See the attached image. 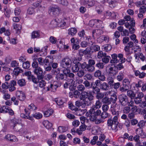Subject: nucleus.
<instances>
[{
    "label": "nucleus",
    "instance_id": "nucleus-21",
    "mask_svg": "<svg viewBox=\"0 0 146 146\" xmlns=\"http://www.w3.org/2000/svg\"><path fill=\"white\" fill-rule=\"evenodd\" d=\"M13 128L16 131H19L22 133H24V132H23L22 125L19 124L15 125Z\"/></svg>",
    "mask_w": 146,
    "mask_h": 146
},
{
    "label": "nucleus",
    "instance_id": "nucleus-28",
    "mask_svg": "<svg viewBox=\"0 0 146 146\" xmlns=\"http://www.w3.org/2000/svg\"><path fill=\"white\" fill-rule=\"evenodd\" d=\"M95 66L99 70L102 69L104 67V63L101 62V60H96Z\"/></svg>",
    "mask_w": 146,
    "mask_h": 146
},
{
    "label": "nucleus",
    "instance_id": "nucleus-23",
    "mask_svg": "<svg viewBox=\"0 0 146 146\" xmlns=\"http://www.w3.org/2000/svg\"><path fill=\"white\" fill-rule=\"evenodd\" d=\"M90 46L91 49L92 51H93V53L94 52H96L99 51L100 49V46L97 45H96L94 42H92V44H91Z\"/></svg>",
    "mask_w": 146,
    "mask_h": 146
},
{
    "label": "nucleus",
    "instance_id": "nucleus-34",
    "mask_svg": "<svg viewBox=\"0 0 146 146\" xmlns=\"http://www.w3.org/2000/svg\"><path fill=\"white\" fill-rule=\"evenodd\" d=\"M85 125H81L79 129H76L77 133L79 135H80L82 134L83 131H85L86 129V127Z\"/></svg>",
    "mask_w": 146,
    "mask_h": 146
},
{
    "label": "nucleus",
    "instance_id": "nucleus-12",
    "mask_svg": "<svg viewBox=\"0 0 146 146\" xmlns=\"http://www.w3.org/2000/svg\"><path fill=\"white\" fill-rule=\"evenodd\" d=\"M62 73H60L58 74L55 76L56 79L58 80H66L65 78V75L64 74L65 73V69H64L62 70Z\"/></svg>",
    "mask_w": 146,
    "mask_h": 146
},
{
    "label": "nucleus",
    "instance_id": "nucleus-44",
    "mask_svg": "<svg viewBox=\"0 0 146 146\" xmlns=\"http://www.w3.org/2000/svg\"><path fill=\"white\" fill-rule=\"evenodd\" d=\"M57 2L62 5L66 6L69 4L68 2L66 0H57Z\"/></svg>",
    "mask_w": 146,
    "mask_h": 146
},
{
    "label": "nucleus",
    "instance_id": "nucleus-8",
    "mask_svg": "<svg viewBox=\"0 0 146 146\" xmlns=\"http://www.w3.org/2000/svg\"><path fill=\"white\" fill-rule=\"evenodd\" d=\"M65 78L66 80L72 82L73 80L74 79L75 76L74 74L72 72H70V70L69 68H65Z\"/></svg>",
    "mask_w": 146,
    "mask_h": 146
},
{
    "label": "nucleus",
    "instance_id": "nucleus-3",
    "mask_svg": "<svg viewBox=\"0 0 146 146\" xmlns=\"http://www.w3.org/2000/svg\"><path fill=\"white\" fill-rule=\"evenodd\" d=\"M118 124L117 118L116 117H114L113 119H108L107 121V125L108 127H110L112 130H114L115 132L118 130Z\"/></svg>",
    "mask_w": 146,
    "mask_h": 146
},
{
    "label": "nucleus",
    "instance_id": "nucleus-13",
    "mask_svg": "<svg viewBox=\"0 0 146 146\" xmlns=\"http://www.w3.org/2000/svg\"><path fill=\"white\" fill-rule=\"evenodd\" d=\"M139 13L137 15L139 18L142 19L143 17V14L145 13L146 11V7L142 5L140 7L139 9Z\"/></svg>",
    "mask_w": 146,
    "mask_h": 146
},
{
    "label": "nucleus",
    "instance_id": "nucleus-49",
    "mask_svg": "<svg viewBox=\"0 0 146 146\" xmlns=\"http://www.w3.org/2000/svg\"><path fill=\"white\" fill-rule=\"evenodd\" d=\"M58 130L60 133H63L68 130V128L65 127L60 126L58 127Z\"/></svg>",
    "mask_w": 146,
    "mask_h": 146
},
{
    "label": "nucleus",
    "instance_id": "nucleus-5",
    "mask_svg": "<svg viewBox=\"0 0 146 146\" xmlns=\"http://www.w3.org/2000/svg\"><path fill=\"white\" fill-rule=\"evenodd\" d=\"M82 59L81 58H78V59L77 58L74 60L72 66V70L73 72H77L79 70L80 68L82 69L83 63H82L80 62V60H81Z\"/></svg>",
    "mask_w": 146,
    "mask_h": 146
},
{
    "label": "nucleus",
    "instance_id": "nucleus-47",
    "mask_svg": "<svg viewBox=\"0 0 146 146\" xmlns=\"http://www.w3.org/2000/svg\"><path fill=\"white\" fill-rule=\"evenodd\" d=\"M83 52L85 55L87 54L90 55L93 53V51L92 50V51L90 47L89 48H86L85 50H83Z\"/></svg>",
    "mask_w": 146,
    "mask_h": 146
},
{
    "label": "nucleus",
    "instance_id": "nucleus-63",
    "mask_svg": "<svg viewBox=\"0 0 146 146\" xmlns=\"http://www.w3.org/2000/svg\"><path fill=\"white\" fill-rule=\"evenodd\" d=\"M96 97L98 100L101 99H103L104 97V95L103 93H100V92L96 94Z\"/></svg>",
    "mask_w": 146,
    "mask_h": 146
},
{
    "label": "nucleus",
    "instance_id": "nucleus-4",
    "mask_svg": "<svg viewBox=\"0 0 146 146\" xmlns=\"http://www.w3.org/2000/svg\"><path fill=\"white\" fill-rule=\"evenodd\" d=\"M112 59L110 62L111 63H116L119 62V61L122 63H124L126 61V59L123 58V55L122 54H119L117 55L115 54L111 55Z\"/></svg>",
    "mask_w": 146,
    "mask_h": 146
},
{
    "label": "nucleus",
    "instance_id": "nucleus-33",
    "mask_svg": "<svg viewBox=\"0 0 146 146\" xmlns=\"http://www.w3.org/2000/svg\"><path fill=\"white\" fill-rule=\"evenodd\" d=\"M48 46H46L43 48L40 52V56H45L47 54V50Z\"/></svg>",
    "mask_w": 146,
    "mask_h": 146
},
{
    "label": "nucleus",
    "instance_id": "nucleus-11",
    "mask_svg": "<svg viewBox=\"0 0 146 146\" xmlns=\"http://www.w3.org/2000/svg\"><path fill=\"white\" fill-rule=\"evenodd\" d=\"M82 69L84 70L85 71H87L89 72H92L94 71L95 67L94 66L90 65L87 64L86 62L83 63L82 66Z\"/></svg>",
    "mask_w": 146,
    "mask_h": 146
},
{
    "label": "nucleus",
    "instance_id": "nucleus-22",
    "mask_svg": "<svg viewBox=\"0 0 146 146\" xmlns=\"http://www.w3.org/2000/svg\"><path fill=\"white\" fill-rule=\"evenodd\" d=\"M110 100L112 103L115 104L117 101V98L116 95V93L115 92L111 94H110Z\"/></svg>",
    "mask_w": 146,
    "mask_h": 146
},
{
    "label": "nucleus",
    "instance_id": "nucleus-57",
    "mask_svg": "<svg viewBox=\"0 0 146 146\" xmlns=\"http://www.w3.org/2000/svg\"><path fill=\"white\" fill-rule=\"evenodd\" d=\"M8 109V106H4L1 107L0 108V113H7V111L6 109Z\"/></svg>",
    "mask_w": 146,
    "mask_h": 146
},
{
    "label": "nucleus",
    "instance_id": "nucleus-61",
    "mask_svg": "<svg viewBox=\"0 0 146 146\" xmlns=\"http://www.w3.org/2000/svg\"><path fill=\"white\" fill-rule=\"evenodd\" d=\"M60 70L59 68L53 69L51 70V72L52 74L55 75L56 76L58 74L60 73Z\"/></svg>",
    "mask_w": 146,
    "mask_h": 146
},
{
    "label": "nucleus",
    "instance_id": "nucleus-37",
    "mask_svg": "<svg viewBox=\"0 0 146 146\" xmlns=\"http://www.w3.org/2000/svg\"><path fill=\"white\" fill-rule=\"evenodd\" d=\"M43 124L48 129L50 128L52 126V124L48 120L44 121L43 122Z\"/></svg>",
    "mask_w": 146,
    "mask_h": 146
},
{
    "label": "nucleus",
    "instance_id": "nucleus-43",
    "mask_svg": "<svg viewBox=\"0 0 146 146\" xmlns=\"http://www.w3.org/2000/svg\"><path fill=\"white\" fill-rule=\"evenodd\" d=\"M84 70L81 69L78 71L77 72L76 75L80 78H81L83 77L85 74Z\"/></svg>",
    "mask_w": 146,
    "mask_h": 146
},
{
    "label": "nucleus",
    "instance_id": "nucleus-19",
    "mask_svg": "<svg viewBox=\"0 0 146 146\" xmlns=\"http://www.w3.org/2000/svg\"><path fill=\"white\" fill-rule=\"evenodd\" d=\"M17 96L18 99L20 101H23L25 98V96L22 92H19L17 93Z\"/></svg>",
    "mask_w": 146,
    "mask_h": 146
},
{
    "label": "nucleus",
    "instance_id": "nucleus-51",
    "mask_svg": "<svg viewBox=\"0 0 146 146\" xmlns=\"http://www.w3.org/2000/svg\"><path fill=\"white\" fill-rule=\"evenodd\" d=\"M4 11L6 17H9L10 16L11 10L9 9H8L7 7H5L4 9Z\"/></svg>",
    "mask_w": 146,
    "mask_h": 146
},
{
    "label": "nucleus",
    "instance_id": "nucleus-35",
    "mask_svg": "<svg viewBox=\"0 0 146 146\" xmlns=\"http://www.w3.org/2000/svg\"><path fill=\"white\" fill-rule=\"evenodd\" d=\"M54 112V111L52 109H49L44 112V116L48 117L51 115Z\"/></svg>",
    "mask_w": 146,
    "mask_h": 146
},
{
    "label": "nucleus",
    "instance_id": "nucleus-9",
    "mask_svg": "<svg viewBox=\"0 0 146 146\" xmlns=\"http://www.w3.org/2000/svg\"><path fill=\"white\" fill-rule=\"evenodd\" d=\"M91 40L92 38L90 36H87V38H84L81 43V46L83 48H85L92 44V41Z\"/></svg>",
    "mask_w": 146,
    "mask_h": 146
},
{
    "label": "nucleus",
    "instance_id": "nucleus-24",
    "mask_svg": "<svg viewBox=\"0 0 146 146\" xmlns=\"http://www.w3.org/2000/svg\"><path fill=\"white\" fill-rule=\"evenodd\" d=\"M84 85L85 88H86L88 89H90L93 86L92 82H90L88 80H86L83 83Z\"/></svg>",
    "mask_w": 146,
    "mask_h": 146
},
{
    "label": "nucleus",
    "instance_id": "nucleus-54",
    "mask_svg": "<svg viewBox=\"0 0 146 146\" xmlns=\"http://www.w3.org/2000/svg\"><path fill=\"white\" fill-rule=\"evenodd\" d=\"M101 80H96L95 82H92L93 86L96 87H99L100 86L102 82H101Z\"/></svg>",
    "mask_w": 146,
    "mask_h": 146
},
{
    "label": "nucleus",
    "instance_id": "nucleus-30",
    "mask_svg": "<svg viewBox=\"0 0 146 146\" xmlns=\"http://www.w3.org/2000/svg\"><path fill=\"white\" fill-rule=\"evenodd\" d=\"M85 103L84 101L80 102V101H77L75 102V105L78 107L81 106L82 108H85L86 106H88L86 104H85V105H84Z\"/></svg>",
    "mask_w": 146,
    "mask_h": 146
},
{
    "label": "nucleus",
    "instance_id": "nucleus-6",
    "mask_svg": "<svg viewBox=\"0 0 146 146\" xmlns=\"http://www.w3.org/2000/svg\"><path fill=\"white\" fill-rule=\"evenodd\" d=\"M118 98L119 103L122 106H126L128 104V97L124 94H121L119 95Z\"/></svg>",
    "mask_w": 146,
    "mask_h": 146
},
{
    "label": "nucleus",
    "instance_id": "nucleus-56",
    "mask_svg": "<svg viewBox=\"0 0 146 146\" xmlns=\"http://www.w3.org/2000/svg\"><path fill=\"white\" fill-rule=\"evenodd\" d=\"M32 116L36 119H40L42 117V115L40 113L37 112L32 114Z\"/></svg>",
    "mask_w": 146,
    "mask_h": 146
},
{
    "label": "nucleus",
    "instance_id": "nucleus-27",
    "mask_svg": "<svg viewBox=\"0 0 146 146\" xmlns=\"http://www.w3.org/2000/svg\"><path fill=\"white\" fill-rule=\"evenodd\" d=\"M98 40H100L99 42L100 43L104 41L105 42H108L109 41V37L107 36L102 35L100 36L98 38Z\"/></svg>",
    "mask_w": 146,
    "mask_h": 146
},
{
    "label": "nucleus",
    "instance_id": "nucleus-55",
    "mask_svg": "<svg viewBox=\"0 0 146 146\" xmlns=\"http://www.w3.org/2000/svg\"><path fill=\"white\" fill-rule=\"evenodd\" d=\"M29 80H31L32 82L36 84H37L39 82V79L35 78L33 75L29 77Z\"/></svg>",
    "mask_w": 146,
    "mask_h": 146
},
{
    "label": "nucleus",
    "instance_id": "nucleus-40",
    "mask_svg": "<svg viewBox=\"0 0 146 146\" xmlns=\"http://www.w3.org/2000/svg\"><path fill=\"white\" fill-rule=\"evenodd\" d=\"M17 83L20 87L24 86L26 84L25 80L23 79L17 80Z\"/></svg>",
    "mask_w": 146,
    "mask_h": 146
},
{
    "label": "nucleus",
    "instance_id": "nucleus-32",
    "mask_svg": "<svg viewBox=\"0 0 146 146\" xmlns=\"http://www.w3.org/2000/svg\"><path fill=\"white\" fill-rule=\"evenodd\" d=\"M127 95L131 99H133L135 97L136 94L131 90H128L127 92Z\"/></svg>",
    "mask_w": 146,
    "mask_h": 146
},
{
    "label": "nucleus",
    "instance_id": "nucleus-36",
    "mask_svg": "<svg viewBox=\"0 0 146 146\" xmlns=\"http://www.w3.org/2000/svg\"><path fill=\"white\" fill-rule=\"evenodd\" d=\"M102 102L103 104L108 105L111 104V102H112L110 98L106 96L102 99Z\"/></svg>",
    "mask_w": 146,
    "mask_h": 146
},
{
    "label": "nucleus",
    "instance_id": "nucleus-14",
    "mask_svg": "<svg viewBox=\"0 0 146 146\" xmlns=\"http://www.w3.org/2000/svg\"><path fill=\"white\" fill-rule=\"evenodd\" d=\"M118 71L116 66L114 65H112L109 68L108 75L111 76H113L116 74Z\"/></svg>",
    "mask_w": 146,
    "mask_h": 146
},
{
    "label": "nucleus",
    "instance_id": "nucleus-60",
    "mask_svg": "<svg viewBox=\"0 0 146 146\" xmlns=\"http://www.w3.org/2000/svg\"><path fill=\"white\" fill-rule=\"evenodd\" d=\"M30 66V64L28 61H27L24 62L23 64V67L25 69H29Z\"/></svg>",
    "mask_w": 146,
    "mask_h": 146
},
{
    "label": "nucleus",
    "instance_id": "nucleus-15",
    "mask_svg": "<svg viewBox=\"0 0 146 146\" xmlns=\"http://www.w3.org/2000/svg\"><path fill=\"white\" fill-rule=\"evenodd\" d=\"M50 85H48L47 87V90L48 91L50 90L51 91H52L55 92L56 91L57 88L61 86L60 84H57L54 85H53L52 84L50 83H49Z\"/></svg>",
    "mask_w": 146,
    "mask_h": 146
},
{
    "label": "nucleus",
    "instance_id": "nucleus-20",
    "mask_svg": "<svg viewBox=\"0 0 146 146\" xmlns=\"http://www.w3.org/2000/svg\"><path fill=\"white\" fill-rule=\"evenodd\" d=\"M84 5H88L89 7L93 6L95 4V1L94 0H84L83 2Z\"/></svg>",
    "mask_w": 146,
    "mask_h": 146
},
{
    "label": "nucleus",
    "instance_id": "nucleus-26",
    "mask_svg": "<svg viewBox=\"0 0 146 146\" xmlns=\"http://www.w3.org/2000/svg\"><path fill=\"white\" fill-rule=\"evenodd\" d=\"M40 34L39 31H34L31 33V38H40Z\"/></svg>",
    "mask_w": 146,
    "mask_h": 146
},
{
    "label": "nucleus",
    "instance_id": "nucleus-10",
    "mask_svg": "<svg viewBox=\"0 0 146 146\" xmlns=\"http://www.w3.org/2000/svg\"><path fill=\"white\" fill-rule=\"evenodd\" d=\"M33 72L34 74L37 76L38 79H42L44 77V75L43 74V71L41 68L39 67L34 69L33 70Z\"/></svg>",
    "mask_w": 146,
    "mask_h": 146
},
{
    "label": "nucleus",
    "instance_id": "nucleus-52",
    "mask_svg": "<svg viewBox=\"0 0 146 146\" xmlns=\"http://www.w3.org/2000/svg\"><path fill=\"white\" fill-rule=\"evenodd\" d=\"M14 29L16 30V33H20L21 29V27L20 25L16 24L14 25Z\"/></svg>",
    "mask_w": 146,
    "mask_h": 146
},
{
    "label": "nucleus",
    "instance_id": "nucleus-62",
    "mask_svg": "<svg viewBox=\"0 0 146 146\" xmlns=\"http://www.w3.org/2000/svg\"><path fill=\"white\" fill-rule=\"evenodd\" d=\"M128 89L126 87H125V86H123V85H122V87H121L120 86V88H119V90L121 92H125L126 91L127 92Z\"/></svg>",
    "mask_w": 146,
    "mask_h": 146
},
{
    "label": "nucleus",
    "instance_id": "nucleus-48",
    "mask_svg": "<svg viewBox=\"0 0 146 146\" xmlns=\"http://www.w3.org/2000/svg\"><path fill=\"white\" fill-rule=\"evenodd\" d=\"M107 55L106 53L102 51H99L97 54V57L99 59L102 58H103L106 56Z\"/></svg>",
    "mask_w": 146,
    "mask_h": 146
},
{
    "label": "nucleus",
    "instance_id": "nucleus-18",
    "mask_svg": "<svg viewBox=\"0 0 146 146\" xmlns=\"http://www.w3.org/2000/svg\"><path fill=\"white\" fill-rule=\"evenodd\" d=\"M53 57L51 56H47L46 58L44 59L43 63L44 66H47V65H49L50 63H51L53 62Z\"/></svg>",
    "mask_w": 146,
    "mask_h": 146
},
{
    "label": "nucleus",
    "instance_id": "nucleus-2",
    "mask_svg": "<svg viewBox=\"0 0 146 146\" xmlns=\"http://www.w3.org/2000/svg\"><path fill=\"white\" fill-rule=\"evenodd\" d=\"M101 111L100 110L95 108H92L86 113V115L90 116V120H94L97 117L100 115Z\"/></svg>",
    "mask_w": 146,
    "mask_h": 146
},
{
    "label": "nucleus",
    "instance_id": "nucleus-58",
    "mask_svg": "<svg viewBox=\"0 0 146 146\" xmlns=\"http://www.w3.org/2000/svg\"><path fill=\"white\" fill-rule=\"evenodd\" d=\"M97 78L101 81H104L105 80L106 77L104 74L102 72Z\"/></svg>",
    "mask_w": 146,
    "mask_h": 146
},
{
    "label": "nucleus",
    "instance_id": "nucleus-25",
    "mask_svg": "<svg viewBox=\"0 0 146 146\" xmlns=\"http://www.w3.org/2000/svg\"><path fill=\"white\" fill-rule=\"evenodd\" d=\"M125 73L123 71L120 72L117 76V79L119 81H121L123 80L125 76Z\"/></svg>",
    "mask_w": 146,
    "mask_h": 146
},
{
    "label": "nucleus",
    "instance_id": "nucleus-7",
    "mask_svg": "<svg viewBox=\"0 0 146 146\" xmlns=\"http://www.w3.org/2000/svg\"><path fill=\"white\" fill-rule=\"evenodd\" d=\"M72 64L71 60L68 57L62 59L60 62V65L64 69L68 68L69 66H70Z\"/></svg>",
    "mask_w": 146,
    "mask_h": 146
},
{
    "label": "nucleus",
    "instance_id": "nucleus-53",
    "mask_svg": "<svg viewBox=\"0 0 146 146\" xmlns=\"http://www.w3.org/2000/svg\"><path fill=\"white\" fill-rule=\"evenodd\" d=\"M111 111L113 115H115L114 117H116L118 118L119 111H116V109L114 108H112V109H111Z\"/></svg>",
    "mask_w": 146,
    "mask_h": 146
},
{
    "label": "nucleus",
    "instance_id": "nucleus-45",
    "mask_svg": "<svg viewBox=\"0 0 146 146\" xmlns=\"http://www.w3.org/2000/svg\"><path fill=\"white\" fill-rule=\"evenodd\" d=\"M111 59V57L107 55L106 56L102 58V62L105 64H107L109 62L110 60Z\"/></svg>",
    "mask_w": 146,
    "mask_h": 146
},
{
    "label": "nucleus",
    "instance_id": "nucleus-46",
    "mask_svg": "<svg viewBox=\"0 0 146 146\" xmlns=\"http://www.w3.org/2000/svg\"><path fill=\"white\" fill-rule=\"evenodd\" d=\"M33 62L32 64V67L34 69L39 67L38 66V63L37 62V59L35 58L33 59Z\"/></svg>",
    "mask_w": 146,
    "mask_h": 146
},
{
    "label": "nucleus",
    "instance_id": "nucleus-41",
    "mask_svg": "<svg viewBox=\"0 0 146 146\" xmlns=\"http://www.w3.org/2000/svg\"><path fill=\"white\" fill-rule=\"evenodd\" d=\"M91 89H92V90L91 92L92 94L93 93L94 94H96L100 92V89L98 87L93 86Z\"/></svg>",
    "mask_w": 146,
    "mask_h": 146
},
{
    "label": "nucleus",
    "instance_id": "nucleus-59",
    "mask_svg": "<svg viewBox=\"0 0 146 146\" xmlns=\"http://www.w3.org/2000/svg\"><path fill=\"white\" fill-rule=\"evenodd\" d=\"M131 21L132 23L131 25L129 28V33H131V34L135 32V29L133 28V26H134L135 25V23L134 22H133L132 20Z\"/></svg>",
    "mask_w": 146,
    "mask_h": 146
},
{
    "label": "nucleus",
    "instance_id": "nucleus-39",
    "mask_svg": "<svg viewBox=\"0 0 146 146\" xmlns=\"http://www.w3.org/2000/svg\"><path fill=\"white\" fill-rule=\"evenodd\" d=\"M78 36L81 37V38H80V40H82L84 38H87L88 36H86L85 34V31L83 30L81 31H80L78 33Z\"/></svg>",
    "mask_w": 146,
    "mask_h": 146
},
{
    "label": "nucleus",
    "instance_id": "nucleus-16",
    "mask_svg": "<svg viewBox=\"0 0 146 146\" xmlns=\"http://www.w3.org/2000/svg\"><path fill=\"white\" fill-rule=\"evenodd\" d=\"M50 11V12L52 13V14L56 15L59 13L60 9L59 7L54 6L51 7Z\"/></svg>",
    "mask_w": 146,
    "mask_h": 146
},
{
    "label": "nucleus",
    "instance_id": "nucleus-64",
    "mask_svg": "<svg viewBox=\"0 0 146 146\" xmlns=\"http://www.w3.org/2000/svg\"><path fill=\"white\" fill-rule=\"evenodd\" d=\"M50 42L52 44H55L57 41L56 38L53 36H51L49 38Z\"/></svg>",
    "mask_w": 146,
    "mask_h": 146
},
{
    "label": "nucleus",
    "instance_id": "nucleus-29",
    "mask_svg": "<svg viewBox=\"0 0 146 146\" xmlns=\"http://www.w3.org/2000/svg\"><path fill=\"white\" fill-rule=\"evenodd\" d=\"M131 80H129L128 79L125 78L124 79L122 82V85L125 86L128 89H129V86H130Z\"/></svg>",
    "mask_w": 146,
    "mask_h": 146
},
{
    "label": "nucleus",
    "instance_id": "nucleus-42",
    "mask_svg": "<svg viewBox=\"0 0 146 146\" xmlns=\"http://www.w3.org/2000/svg\"><path fill=\"white\" fill-rule=\"evenodd\" d=\"M102 49L106 52H108L110 51L112 49V47L110 44H106L104 45L103 46Z\"/></svg>",
    "mask_w": 146,
    "mask_h": 146
},
{
    "label": "nucleus",
    "instance_id": "nucleus-17",
    "mask_svg": "<svg viewBox=\"0 0 146 146\" xmlns=\"http://www.w3.org/2000/svg\"><path fill=\"white\" fill-rule=\"evenodd\" d=\"M5 138L13 142L17 141V139L15 136L10 134H8L5 136Z\"/></svg>",
    "mask_w": 146,
    "mask_h": 146
},
{
    "label": "nucleus",
    "instance_id": "nucleus-50",
    "mask_svg": "<svg viewBox=\"0 0 146 146\" xmlns=\"http://www.w3.org/2000/svg\"><path fill=\"white\" fill-rule=\"evenodd\" d=\"M14 72L16 75H18L20 73L23 72V70L20 68L19 67L15 68L14 69Z\"/></svg>",
    "mask_w": 146,
    "mask_h": 146
},
{
    "label": "nucleus",
    "instance_id": "nucleus-38",
    "mask_svg": "<svg viewBox=\"0 0 146 146\" xmlns=\"http://www.w3.org/2000/svg\"><path fill=\"white\" fill-rule=\"evenodd\" d=\"M68 34L72 36L74 35L77 33V30L76 28H72L68 30Z\"/></svg>",
    "mask_w": 146,
    "mask_h": 146
},
{
    "label": "nucleus",
    "instance_id": "nucleus-1",
    "mask_svg": "<svg viewBox=\"0 0 146 146\" xmlns=\"http://www.w3.org/2000/svg\"><path fill=\"white\" fill-rule=\"evenodd\" d=\"M80 100L84 101V105L86 104L88 106L90 105L91 101L93 100L94 96L90 91H83L81 93L80 96Z\"/></svg>",
    "mask_w": 146,
    "mask_h": 146
},
{
    "label": "nucleus",
    "instance_id": "nucleus-31",
    "mask_svg": "<svg viewBox=\"0 0 146 146\" xmlns=\"http://www.w3.org/2000/svg\"><path fill=\"white\" fill-rule=\"evenodd\" d=\"M109 88V86L107 83L106 82L102 83L100 87V89L103 90L104 91H107Z\"/></svg>",
    "mask_w": 146,
    "mask_h": 146
}]
</instances>
